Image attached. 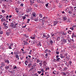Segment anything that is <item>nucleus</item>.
<instances>
[{
  "instance_id": "obj_22",
  "label": "nucleus",
  "mask_w": 76,
  "mask_h": 76,
  "mask_svg": "<svg viewBox=\"0 0 76 76\" xmlns=\"http://www.w3.org/2000/svg\"><path fill=\"white\" fill-rule=\"evenodd\" d=\"M23 42H24V45H26V44H28V42H27V41H24Z\"/></svg>"
},
{
  "instance_id": "obj_42",
  "label": "nucleus",
  "mask_w": 76,
  "mask_h": 76,
  "mask_svg": "<svg viewBox=\"0 0 76 76\" xmlns=\"http://www.w3.org/2000/svg\"><path fill=\"white\" fill-rule=\"evenodd\" d=\"M24 36L25 37H26V38H28V36L26 35V34H24Z\"/></svg>"
},
{
  "instance_id": "obj_54",
  "label": "nucleus",
  "mask_w": 76,
  "mask_h": 76,
  "mask_svg": "<svg viewBox=\"0 0 76 76\" xmlns=\"http://www.w3.org/2000/svg\"><path fill=\"white\" fill-rule=\"evenodd\" d=\"M56 54H59V52H57V51H56Z\"/></svg>"
},
{
  "instance_id": "obj_18",
  "label": "nucleus",
  "mask_w": 76,
  "mask_h": 76,
  "mask_svg": "<svg viewBox=\"0 0 76 76\" xmlns=\"http://www.w3.org/2000/svg\"><path fill=\"white\" fill-rule=\"evenodd\" d=\"M72 38H73L74 37H76V36L75 35V34H74V33H73L72 34Z\"/></svg>"
},
{
  "instance_id": "obj_48",
  "label": "nucleus",
  "mask_w": 76,
  "mask_h": 76,
  "mask_svg": "<svg viewBox=\"0 0 76 76\" xmlns=\"http://www.w3.org/2000/svg\"><path fill=\"white\" fill-rule=\"evenodd\" d=\"M29 21H30V19H28L27 20V23H29Z\"/></svg>"
},
{
  "instance_id": "obj_49",
  "label": "nucleus",
  "mask_w": 76,
  "mask_h": 76,
  "mask_svg": "<svg viewBox=\"0 0 76 76\" xmlns=\"http://www.w3.org/2000/svg\"><path fill=\"white\" fill-rule=\"evenodd\" d=\"M56 60L57 61V60H56V59H54L53 61V62H56Z\"/></svg>"
},
{
  "instance_id": "obj_14",
  "label": "nucleus",
  "mask_w": 76,
  "mask_h": 76,
  "mask_svg": "<svg viewBox=\"0 0 76 76\" xmlns=\"http://www.w3.org/2000/svg\"><path fill=\"white\" fill-rule=\"evenodd\" d=\"M15 56L16 57V58H17V59H18V60L19 59V56L18 55H15Z\"/></svg>"
},
{
  "instance_id": "obj_46",
  "label": "nucleus",
  "mask_w": 76,
  "mask_h": 76,
  "mask_svg": "<svg viewBox=\"0 0 76 76\" xmlns=\"http://www.w3.org/2000/svg\"><path fill=\"white\" fill-rule=\"evenodd\" d=\"M48 53H46L45 55V58H47V57H48Z\"/></svg>"
},
{
  "instance_id": "obj_34",
  "label": "nucleus",
  "mask_w": 76,
  "mask_h": 76,
  "mask_svg": "<svg viewBox=\"0 0 76 76\" xmlns=\"http://www.w3.org/2000/svg\"><path fill=\"white\" fill-rule=\"evenodd\" d=\"M69 65L71 66V65L72 64V61H69Z\"/></svg>"
},
{
  "instance_id": "obj_23",
  "label": "nucleus",
  "mask_w": 76,
  "mask_h": 76,
  "mask_svg": "<svg viewBox=\"0 0 76 76\" xmlns=\"http://www.w3.org/2000/svg\"><path fill=\"white\" fill-rule=\"evenodd\" d=\"M28 61H26L25 62V64L26 66L28 65Z\"/></svg>"
},
{
  "instance_id": "obj_3",
  "label": "nucleus",
  "mask_w": 76,
  "mask_h": 76,
  "mask_svg": "<svg viewBox=\"0 0 76 76\" xmlns=\"http://www.w3.org/2000/svg\"><path fill=\"white\" fill-rule=\"evenodd\" d=\"M0 65H1V66L0 67V69H2L3 67L5 66V64H4V62H1L0 64Z\"/></svg>"
},
{
  "instance_id": "obj_28",
  "label": "nucleus",
  "mask_w": 76,
  "mask_h": 76,
  "mask_svg": "<svg viewBox=\"0 0 76 76\" xmlns=\"http://www.w3.org/2000/svg\"><path fill=\"white\" fill-rule=\"evenodd\" d=\"M60 58H57L56 61H60Z\"/></svg>"
},
{
  "instance_id": "obj_41",
  "label": "nucleus",
  "mask_w": 76,
  "mask_h": 76,
  "mask_svg": "<svg viewBox=\"0 0 76 76\" xmlns=\"http://www.w3.org/2000/svg\"><path fill=\"white\" fill-rule=\"evenodd\" d=\"M16 27V26L14 24L13 25L12 28H15Z\"/></svg>"
},
{
  "instance_id": "obj_27",
  "label": "nucleus",
  "mask_w": 76,
  "mask_h": 76,
  "mask_svg": "<svg viewBox=\"0 0 76 76\" xmlns=\"http://www.w3.org/2000/svg\"><path fill=\"white\" fill-rule=\"evenodd\" d=\"M41 71V72L42 73H44V72H45V71H44V69H42Z\"/></svg>"
},
{
  "instance_id": "obj_57",
  "label": "nucleus",
  "mask_w": 76,
  "mask_h": 76,
  "mask_svg": "<svg viewBox=\"0 0 76 76\" xmlns=\"http://www.w3.org/2000/svg\"><path fill=\"white\" fill-rule=\"evenodd\" d=\"M3 18V16L2 15H0V19H1Z\"/></svg>"
},
{
  "instance_id": "obj_45",
  "label": "nucleus",
  "mask_w": 76,
  "mask_h": 76,
  "mask_svg": "<svg viewBox=\"0 0 76 76\" xmlns=\"http://www.w3.org/2000/svg\"><path fill=\"white\" fill-rule=\"evenodd\" d=\"M48 51V49H46L45 51V53H47Z\"/></svg>"
},
{
  "instance_id": "obj_17",
  "label": "nucleus",
  "mask_w": 76,
  "mask_h": 76,
  "mask_svg": "<svg viewBox=\"0 0 76 76\" xmlns=\"http://www.w3.org/2000/svg\"><path fill=\"white\" fill-rule=\"evenodd\" d=\"M30 38L32 39H35V36H34L33 37H31Z\"/></svg>"
},
{
  "instance_id": "obj_16",
  "label": "nucleus",
  "mask_w": 76,
  "mask_h": 76,
  "mask_svg": "<svg viewBox=\"0 0 76 76\" xmlns=\"http://www.w3.org/2000/svg\"><path fill=\"white\" fill-rule=\"evenodd\" d=\"M27 61H30V62H32V61H31V59L29 58H28L27 59Z\"/></svg>"
},
{
  "instance_id": "obj_11",
  "label": "nucleus",
  "mask_w": 76,
  "mask_h": 76,
  "mask_svg": "<svg viewBox=\"0 0 76 76\" xmlns=\"http://www.w3.org/2000/svg\"><path fill=\"white\" fill-rule=\"evenodd\" d=\"M63 19H64V21H65V22H66V21L67 19V17H66V16H64V17H63Z\"/></svg>"
},
{
  "instance_id": "obj_5",
  "label": "nucleus",
  "mask_w": 76,
  "mask_h": 76,
  "mask_svg": "<svg viewBox=\"0 0 76 76\" xmlns=\"http://www.w3.org/2000/svg\"><path fill=\"white\" fill-rule=\"evenodd\" d=\"M6 18L7 20H8V19H9V15H7L4 14L3 16V18Z\"/></svg>"
},
{
  "instance_id": "obj_2",
  "label": "nucleus",
  "mask_w": 76,
  "mask_h": 76,
  "mask_svg": "<svg viewBox=\"0 0 76 76\" xmlns=\"http://www.w3.org/2000/svg\"><path fill=\"white\" fill-rule=\"evenodd\" d=\"M65 57L66 58H67V60H69L70 59V56L67 55V53H66L65 54Z\"/></svg>"
},
{
  "instance_id": "obj_8",
  "label": "nucleus",
  "mask_w": 76,
  "mask_h": 76,
  "mask_svg": "<svg viewBox=\"0 0 76 76\" xmlns=\"http://www.w3.org/2000/svg\"><path fill=\"white\" fill-rule=\"evenodd\" d=\"M6 19L4 18H3L1 19V22L2 23L3 22H6Z\"/></svg>"
},
{
  "instance_id": "obj_20",
  "label": "nucleus",
  "mask_w": 76,
  "mask_h": 76,
  "mask_svg": "<svg viewBox=\"0 0 76 76\" xmlns=\"http://www.w3.org/2000/svg\"><path fill=\"white\" fill-rule=\"evenodd\" d=\"M5 62L7 63V64H9V61L7 60H6L5 61Z\"/></svg>"
},
{
  "instance_id": "obj_40",
  "label": "nucleus",
  "mask_w": 76,
  "mask_h": 76,
  "mask_svg": "<svg viewBox=\"0 0 76 76\" xmlns=\"http://www.w3.org/2000/svg\"><path fill=\"white\" fill-rule=\"evenodd\" d=\"M14 24L13 23H11V25H10V26H11V27H13V25H14Z\"/></svg>"
},
{
  "instance_id": "obj_12",
  "label": "nucleus",
  "mask_w": 76,
  "mask_h": 76,
  "mask_svg": "<svg viewBox=\"0 0 76 76\" xmlns=\"http://www.w3.org/2000/svg\"><path fill=\"white\" fill-rule=\"evenodd\" d=\"M12 70H13V69H8V71L10 73H13V71H12Z\"/></svg>"
},
{
  "instance_id": "obj_26",
  "label": "nucleus",
  "mask_w": 76,
  "mask_h": 76,
  "mask_svg": "<svg viewBox=\"0 0 76 76\" xmlns=\"http://www.w3.org/2000/svg\"><path fill=\"white\" fill-rule=\"evenodd\" d=\"M72 11L70 10L68 13L70 14V15H72Z\"/></svg>"
},
{
  "instance_id": "obj_21",
  "label": "nucleus",
  "mask_w": 76,
  "mask_h": 76,
  "mask_svg": "<svg viewBox=\"0 0 76 76\" xmlns=\"http://www.w3.org/2000/svg\"><path fill=\"white\" fill-rule=\"evenodd\" d=\"M30 5H31V6H32V4H33V2L31 0H30Z\"/></svg>"
},
{
  "instance_id": "obj_51",
  "label": "nucleus",
  "mask_w": 76,
  "mask_h": 76,
  "mask_svg": "<svg viewBox=\"0 0 76 76\" xmlns=\"http://www.w3.org/2000/svg\"><path fill=\"white\" fill-rule=\"evenodd\" d=\"M70 29H72V30H73L74 29V28H73V27H71L70 28Z\"/></svg>"
},
{
  "instance_id": "obj_38",
  "label": "nucleus",
  "mask_w": 76,
  "mask_h": 76,
  "mask_svg": "<svg viewBox=\"0 0 76 76\" xmlns=\"http://www.w3.org/2000/svg\"><path fill=\"white\" fill-rule=\"evenodd\" d=\"M32 65V63L29 64L28 65V66H31Z\"/></svg>"
},
{
  "instance_id": "obj_13",
  "label": "nucleus",
  "mask_w": 76,
  "mask_h": 76,
  "mask_svg": "<svg viewBox=\"0 0 76 76\" xmlns=\"http://www.w3.org/2000/svg\"><path fill=\"white\" fill-rule=\"evenodd\" d=\"M34 20L36 22H37L38 20V17L35 18L34 19Z\"/></svg>"
},
{
  "instance_id": "obj_24",
  "label": "nucleus",
  "mask_w": 76,
  "mask_h": 76,
  "mask_svg": "<svg viewBox=\"0 0 76 76\" xmlns=\"http://www.w3.org/2000/svg\"><path fill=\"white\" fill-rule=\"evenodd\" d=\"M50 43L51 45H53V40H50Z\"/></svg>"
},
{
  "instance_id": "obj_7",
  "label": "nucleus",
  "mask_w": 76,
  "mask_h": 76,
  "mask_svg": "<svg viewBox=\"0 0 76 76\" xmlns=\"http://www.w3.org/2000/svg\"><path fill=\"white\" fill-rule=\"evenodd\" d=\"M60 57L61 58H64V57H65V55H64L63 54H60Z\"/></svg>"
},
{
  "instance_id": "obj_55",
  "label": "nucleus",
  "mask_w": 76,
  "mask_h": 76,
  "mask_svg": "<svg viewBox=\"0 0 76 76\" xmlns=\"http://www.w3.org/2000/svg\"><path fill=\"white\" fill-rule=\"evenodd\" d=\"M13 69H16V66H14Z\"/></svg>"
},
{
  "instance_id": "obj_44",
  "label": "nucleus",
  "mask_w": 76,
  "mask_h": 76,
  "mask_svg": "<svg viewBox=\"0 0 76 76\" xmlns=\"http://www.w3.org/2000/svg\"><path fill=\"white\" fill-rule=\"evenodd\" d=\"M37 2H38V3H41V1H40V0H37Z\"/></svg>"
},
{
  "instance_id": "obj_15",
  "label": "nucleus",
  "mask_w": 76,
  "mask_h": 76,
  "mask_svg": "<svg viewBox=\"0 0 76 76\" xmlns=\"http://www.w3.org/2000/svg\"><path fill=\"white\" fill-rule=\"evenodd\" d=\"M32 15L33 17H36V13L35 12L33 13Z\"/></svg>"
},
{
  "instance_id": "obj_6",
  "label": "nucleus",
  "mask_w": 76,
  "mask_h": 76,
  "mask_svg": "<svg viewBox=\"0 0 76 76\" xmlns=\"http://www.w3.org/2000/svg\"><path fill=\"white\" fill-rule=\"evenodd\" d=\"M10 68H12V65H10L9 66H6L5 67V68L6 70H8L9 69H10Z\"/></svg>"
},
{
  "instance_id": "obj_64",
  "label": "nucleus",
  "mask_w": 76,
  "mask_h": 76,
  "mask_svg": "<svg viewBox=\"0 0 76 76\" xmlns=\"http://www.w3.org/2000/svg\"><path fill=\"white\" fill-rule=\"evenodd\" d=\"M51 35H52L51 37H54V34H52V33H51Z\"/></svg>"
},
{
  "instance_id": "obj_63",
  "label": "nucleus",
  "mask_w": 76,
  "mask_h": 76,
  "mask_svg": "<svg viewBox=\"0 0 76 76\" xmlns=\"http://www.w3.org/2000/svg\"><path fill=\"white\" fill-rule=\"evenodd\" d=\"M16 12H17V13L19 12V10H16Z\"/></svg>"
},
{
  "instance_id": "obj_33",
  "label": "nucleus",
  "mask_w": 76,
  "mask_h": 76,
  "mask_svg": "<svg viewBox=\"0 0 76 76\" xmlns=\"http://www.w3.org/2000/svg\"><path fill=\"white\" fill-rule=\"evenodd\" d=\"M38 45H39V47H41V44L40 42L39 43H38Z\"/></svg>"
},
{
  "instance_id": "obj_30",
  "label": "nucleus",
  "mask_w": 76,
  "mask_h": 76,
  "mask_svg": "<svg viewBox=\"0 0 76 76\" xmlns=\"http://www.w3.org/2000/svg\"><path fill=\"white\" fill-rule=\"evenodd\" d=\"M63 42L65 43V42L66 43V40L65 39H63Z\"/></svg>"
},
{
  "instance_id": "obj_1",
  "label": "nucleus",
  "mask_w": 76,
  "mask_h": 76,
  "mask_svg": "<svg viewBox=\"0 0 76 76\" xmlns=\"http://www.w3.org/2000/svg\"><path fill=\"white\" fill-rule=\"evenodd\" d=\"M12 33V31H11V29H8L6 32V34H7V36H9L10 35V34Z\"/></svg>"
},
{
  "instance_id": "obj_58",
  "label": "nucleus",
  "mask_w": 76,
  "mask_h": 76,
  "mask_svg": "<svg viewBox=\"0 0 76 76\" xmlns=\"http://www.w3.org/2000/svg\"><path fill=\"white\" fill-rule=\"evenodd\" d=\"M39 61H40L39 60V59H38L37 61V63H38V62H39Z\"/></svg>"
},
{
  "instance_id": "obj_47",
  "label": "nucleus",
  "mask_w": 76,
  "mask_h": 76,
  "mask_svg": "<svg viewBox=\"0 0 76 76\" xmlns=\"http://www.w3.org/2000/svg\"><path fill=\"white\" fill-rule=\"evenodd\" d=\"M34 6L35 7H38V5H37V4H34Z\"/></svg>"
},
{
  "instance_id": "obj_32",
  "label": "nucleus",
  "mask_w": 76,
  "mask_h": 76,
  "mask_svg": "<svg viewBox=\"0 0 76 76\" xmlns=\"http://www.w3.org/2000/svg\"><path fill=\"white\" fill-rule=\"evenodd\" d=\"M70 11H72V12H73V8H72V7H71V8H70Z\"/></svg>"
},
{
  "instance_id": "obj_35",
  "label": "nucleus",
  "mask_w": 76,
  "mask_h": 76,
  "mask_svg": "<svg viewBox=\"0 0 76 76\" xmlns=\"http://www.w3.org/2000/svg\"><path fill=\"white\" fill-rule=\"evenodd\" d=\"M49 4V3H47V4H45V6L46 7H48V4Z\"/></svg>"
},
{
  "instance_id": "obj_56",
  "label": "nucleus",
  "mask_w": 76,
  "mask_h": 76,
  "mask_svg": "<svg viewBox=\"0 0 76 76\" xmlns=\"http://www.w3.org/2000/svg\"><path fill=\"white\" fill-rule=\"evenodd\" d=\"M2 13H4V12H5V11L4 10H2Z\"/></svg>"
},
{
  "instance_id": "obj_25",
  "label": "nucleus",
  "mask_w": 76,
  "mask_h": 76,
  "mask_svg": "<svg viewBox=\"0 0 76 76\" xmlns=\"http://www.w3.org/2000/svg\"><path fill=\"white\" fill-rule=\"evenodd\" d=\"M60 37H57V41H59L60 40Z\"/></svg>"
},
{
  "instance_id": "obj_31",
  "label": "nucleus",
  "mask_w": 76,
  "mask_h": 76,
  "mask_svg": "<svg viewBox=\"0 0 76 76\" xmlns=\"http://www.w3.org/2000/svg\"><path fill=\"white\" fill-rule=\"evenodd\" d=\"M3 34V31H0V35H1Z\"/></svg>"
},
{
  "instance_id": "obj_62",
  "label": "nucleus",
  "mask_w": 76,
  "mask_h": 76,
  "mask_svg": "<svg viewBox=\"0 0 76 76\" xmlns=\"http://www.w3.org/2000/svg\"><path fill=\"white\" fill-rule=\"evenodd\" d=\"M31 20H34V18H33L32 17H31Z\"/></svg>"
},
{
  "instance_id": "obj_39",
  "label": "nucleus",
  "mask_w": 76,
  "mask_h": 76,
  "mask_svg": "<svg viewBox=\"0 0 76 76\" xmlns=\"http://www.w3.org/2000/svg\"><path fill=\"white\" fill-rule=\"evenodd\" d=\"M48 52H49V53H48V54H49V55H51V54H50V53H51V51H50V50H48Z\"/></svg>"
},
{
  "instance_id": "obj_36",
  "label": "nucleus",
  "mask_w": 76,
  "mask_h": 76,
  "mask_svg": "<svg viewBox=\"0 0 76 76\" xmlns=\"http://www.w3.org/2000/svg\"><path fill=\"white\" fill-rule=\"evenodd\" d=\"M39 17L41 18H42V15L41 14H39Z\"/></svg>"
},
{
  "instance_id": "obj_9",
  "label": "nucleus",
  "mask_w": 76,
  "mask_h": 76,
  "mask_svg": "<svg viewBox=\"0 0 76 76\" xmlns=\"http://www.w3.org/2000/svg\"><path fill=\"white\" fill-rule=\"evenodd\" d=\"M76 44L73 45L72 46V50H74V48H76Z\"/></svg>"
},
{
  "instance_id": "obj_61",
  "label": "nucleus",
  "mask_w": 76,
  "mask_h": 76,
  "mask_svg": "<svg viewBox=\"0 0 76 76\" xmlns=\"http://www.w3.org/2000/svg\"><path fill=\"white\" fill-rule=\"evenodd\" d=\"M20 6H22V7L23 6V4H21L20 5Z\"/></svg>"
},
{
  "instance_id": "obj_59",
  "label": "nucleus",
  "mask_w": 76,
  "mask_h": 76,
  "mask_svg": "<svg viewBox=\"0 0 76 76\" xmlns=\"http://www.w3.org/2000/svg\"><path fill=\"white\" fill-rule=\"evenodd\" d=\"M69 32H72V31L70 30H69V31L68 32V33H69Z\"/></svg>"
},
{
  "instance_id": "obj_4",
  "label": "nucleus",
  "mask_w": 76,
  "mask_h": 76,
  "mask_svg": "<svg viewBox=\"0 0 76 76\" xmlns=\"http://www.w3.org/2000/svg\"><path fill=\"white\" fill-rule=\"evenodd\" d=\"M13 43H11L10 45H9L8 46L9 49H12V47H13Z\"/></svg>"
},
{
  "instance_id": "obj_37",
  "label": "nucleus",
  "mask_w": 76,
  "mask_h": 76,
  "mask_svg": "<svg viewBox=\"0 0 76 76\" xmlns=\"http://www.w3.org/2000/svg\"><path fill=\"white\" fill-rule=\"evenodd\" d=\"M46 64L47 63H46V61H43V64H44V65H45V64Z\"/></svg>"
},
{
  "instance_id": "obj_53",
  "label": "nucleus",
  "mask_w": 76,
  "mask_h": 76,
  "mask_svg": "<svg viewBox=\"0 0 76 76\" xmlns=\"http://www.w3.org/2000/svg\"><path fill=\"white\" fill-rule=\"evenodd\" d=\"M40 66V67H41L42 66V63H39Z\"/></svg>"
},
{
  "instance_id": "obj_50",
  "label": "nucleus",
  "mask_w": 76,
  "mask_h": 76,
  "mask_svg": "<svg viewBox=\"0 0 76 76\" xmlns=\"http://www.w3.org/2000/svg\"><path fill=\"white\" fill-rule=\"evenodd\" d=\"M43 36L45 37H48V36H46V35L43 34Z\"/></svg>"
},
{
  "instance_id": "obj_19",
  "label": "nucleus",
  "mask_w": 76,
  "mask_h": 76,
  "mask_svg": "<svg viewBox=\"0 0 76 76\" xmlns=\"http://www.w3.org/2000/svg\"><path fill=\"white\" fill-rule=\"evenodd\" d=\"M61 34L63 35H67V33H64V32H63L61 33Z\"/></svg>"
},
{
  "instance_id": "obj_52",
  "label": "nucleus",
  "mask_w": 76,
  "mask_h": 76,
  "mask_svg": "<svg viewBox=\"0 0 76 76\" xmlns=\"http://www.w3.org/2000/svg\"><path fill=\"white\" fill-rule=\"evenodd\" d=\"M37 73H39V74H40V73H41V71H38Z\"/></svg>"
},
{
  "instance_id": "obj_43",
  "label": "nucleus",
  "mask_w": 76,
  "mask_h": 76,
  "mask_svg": "<svg viewBox=\"0 0 76 76\" xmlns=\"http://www.w3.org/2000/svg\"><path fill=\"white\" fill-rule=\"evenodd\" d=\"M22 18L23 19H25L26 18V17H25V16H23L22 17Z\"/></svg>"
},
{
  "instance_id": "obj_10",
  "label": "nucleus",
  "mask_w": 76,
  "mask_h": 76,
  "mask_svg": "<svg viewBox=\"0 0 76 76\" xmlns=\"http://www.w3.org/2000/svg\"><path fill=\"white\" fill-rule=\"evenodd\" d=\"M58 21H54L53 22V26H55V25H57V23L58 22Z\"/></svg>"
},
{
  "instance_id": "obj_60",
  "label": "nucleus",
  "mask_w": 76,
  "mask_h": 76,
  "mask_svg": "<svg viewBox=\"0 0 76 76\" xmlns=\"http://www.w3.org/2000/svg\"><path fill=\"white\" fill-rule=\"evenodd\" d=\"M9 0V2L11 3V2H12V0Z\"/></svg>"
},
{
  "instance_id": "obj_29",
  "label": "nucleus",
  "mask_w": 76,
  "mask_h": 76,
  "mask_svg": "<svg viewBox=\"0 0 76 76\" xmlns=\"http://www.w3.org/2000/svg\"><path fill=\"white\" fill-rule=\"evenodd\" d=\"M62 74L64 75V76H66V73L64 72H62Z\"/></svg>"
}]
</instances>
